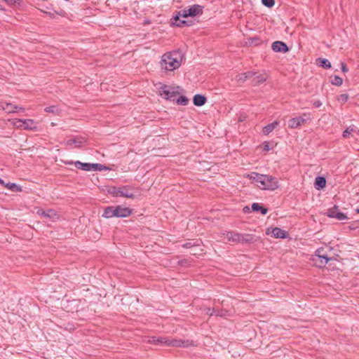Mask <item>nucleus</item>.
Listing matches in <instances>:
<instances>
[{
  "label": "nucleus",
  "mask_w": 359,
  "mask_h": 359,
  "mask_svg": "<svg viewBox=\"0 0 359 359\" xmlns=\"http://www.w3.org/2000/svg\"><path fill=\"white\" fill-rule=\"evenodd\" d=\"M249 177L252 182L261 189L275 190L278 187V180L271 175L252 172Z\"/></svg>",
  "instance_id": "nucleus-1"
},
{
  "label": "nucleus",
  "mask_w": 359,
  "mask_h": 359,
  "mask_svg": "<svg viewBox=\"0 0 359 359\" xmlns=\"http://www.w3.org/2000/svg\"><path fill=\"white\" fill-rule=\"evenodd\" d=\"M180 55L177 52L166 53L161 57L160 67L161 69L173 71L181 65Z\"/></svg>",
  "instance_id": "nucleus-2"
},
{
  "label": "nucleus",
  "mask_w": 359,
  "mask_h": 359,
  "mask_svg": "<svg viewBox=\"0 0 359 359\" xmlns=\"http://www.w3.org/2000/svg\"><path fill=\"white\" fill-rule=\"evenodd\" d=\"M224 235V239L229 242L239 243H252L255 241V238L251 234L240 233L233 231H227Z\"/></svg>",
  "instance_id": "nucleus-3"
},
{
  "label": "nucleus",
  "mask_w": 359,
  "mask_h": 359,
  "mask_svg": "<svg viewBox=\"0 0 359 359\" xmlns=\"http://www.w3.org/2000/svg\"><path fill=\"white\" fill-rule=\"evenodd\" d=\"M149 343L152 344H165L170 346L174 347H187L190 345V342L187 341L178 340V339H170L165 337H153L148 341Z\"/></svg>",
  "instance_id": "nucleus-4"
},
{
  "label": "nucleus",
  "mask_w": 359,
  "mask_h": 359,
  "mask_svg": "<svg viewBox=\"0 0 359 359\" xmlns=\"http://www.w3.org/2000/svg\"><path fill=\"white\" fill-rule=\"evenodd\" d=\"M11 124L15 128L23 130H36V123L33 119H13L11 121Z\"/></svg>",
  "instance_id": "nucleus-5"
},
{
  "label": "nucleus",
  "mask_w": 359,
  "mask_h": 359,
  "mask_svg": "<svg viewBox=\"0 0 359 359\" xmlns=\"http://www.w3.org/2000/svg\"><path fill=\"white\" fill-rule=\"evenodd\" d=\"M203 6L198 4H194L181 10L180 15H182V18L196 17L203 13Z\"/></svg>",
  "instance_id": "nucleus-6"
},
{
  "label": "nucleus",
  "mask_w": 359,
  "mask_h": 359,
  "mask_svg": "<svg viewBox=\"0 0 359 359\" xmlns=\"http://www.w3.org/2000/svg\"><path fill=\"white\" fill-rule=\"evenodd\" d=\"M160 95L166 100L174 99L179 93L175 88L162 84L159 88Z\"/></svg>",
  "instance_id": "nucleus-7"
},
{
  "label": "nucleus",
  "mask_w": 359,
  "mask_h": 359,
  "mask_svg": "<svg viewBox=\"0 0 359 359\" xmlns=\"http://www.w3.org/2000/svg\"><path fill=\"white\" fill-rule=\"evenodd\" d=\"M327 215L329 217L335 218L338 220H345L348 219L346 215L341 212L337 205L328 209L327 211Z\"/></svg>",
  "instance_id": "nucleus-8"
},
{
  "label": "nucleus",
  "mask_w": 359,
  "mask_h": 359,
  "mask_svg": "<svg viewBox=\"0 0 359 359\" xmlns=\"http://www.w3.org/2000/svg\"><path fill=\"white\" fill-rule=\"evenodd\" d=\"M305 116H306V114H304L303 116H297V117L290 118L288 121V123H287L288 128H292V129H295V128H297L299 126H302L309 120V118H304Z\"/></svg>",
  "instance_id": "nucleus-9"
},
{
  "label": "nucleus",
  "mask_w": 359,
  "mask_h": 359,
  "mask_svg": "<svg viewBox=\"0 0 359 359\" xmlns=\"http://www.w3.org/2000/svg\"><path fill=\"white\" fill-rule=\"evenodd\" d=\"M0 107L7 113H18L20 111H25L24 107L9 102L1 103Z\"/></svg>",
  "instance_id": "nucleus-10"
},
{
  "label": "nucleus",
  "mask_w": 359,
  "mask_h": 359,
  "mask_svg": "<svg viewBox=\"0 0 359 359\" xmlns=\"http://www.w3.org/2000/svg\"><path fill=\"white\" fill-rule=\"evenodd\" d=\"M316 256L319 259V263H316L319 267H323L331 259L326 253H324L323 248L318 249L316 251Z\"/></svg>",
  "instance_id": "nucleus-11"
},
{
  "label": "nucleus",
  "mask_w": 359,
  "mask_h": 359,
  "mask_svg": "<svg viewBox=\"0 0 359 359\" xmlns=\"http://www.w3.org/2000/svg\"><path fill=\"white\" fill-rule=\"evenodd\" d=\"M133 189V187L130 186L119 187V196L133 199L135 198V194L132 191Z\"/></svg>",
  "instance_id": "nucleus-12"
},
{
  "label": "nucleus",
  "mask_w": 359,
  "mask_h": 359,
  "mask_svg": "<svg viewBox=\"0 0 359 359\" xmlns=\"http://www.w3.org/2000/svg\"><path fill=\"white\" fill-rule=\"evenodd\" d=\"M271 48L276 53H287L289 50L286 43L280 41H274L271 45Z\"/></svg>",
  "instance_id": "nucleus-13"
},
{
  "label": "nucleus",
  "mask_w": 359,
  "mask_h": 359,
  "mask_svg": "<svg viewBox=\"0 0 359 359\" xmlns=\"http://www.w3.org/2000/svg\"><path fill=\"white\" fill-rule=\"evenodd\" d=\"M116 217H126L129 216L132 211L128 208H124L121 205L115 206Z\"/></svg>",
  "instance_id": "nucleus-14"
},
{
  "label": "nucleus",
  "mask_w": 359,
  "mask_h": 359,
  "mask_svg": "<svg viewBox=\"0 0 359 359\" xmlns=\"http://www.w3.org/2000/svg\"><path fill=\"white\" fill-rule=\"evenodd\" d=\"M83 140L82 138H69L65 142V144L72 148H79L82 146Z\"/></svg>",
  "instance_id": "nucleus-15"
},
{
  "label": "nucleus",
  "mask_w": 359,
  "mask_h": 359,
  "mask_svg": "<svg viewBox=\"0 0 359 359\" xmlns=\"http://www.w3.org/2000/svg\"><path fill=\"white\" fill-rule=\"evenodd\" d=\"M180 18H182V15H180V11L177 12V13L171 19V25L172 26L175 27H182L184 25H187V22L185 20H182L180 19Z\"/></svg>",
  "instance_id": "nucleus-16"
},
{
  "label": "nucleus",
  "mask_w": 359,
  "mask_h": 359,
  "mask_svg": "<svg viewBox=\"0 0 359 359\" xmlns=\"http://www.w3.org/2000/svg\"><path fill=\"white\" fill-rule=\"evenodd\" d=\"M207 98L201 94H196L194 96L193 102L195 106L201 107L205 104Z\"/></svg>",
  "instance_id": "nucleus-17"
},
{
  "label": "nucleus",
  "mask_w": 359,
  "mask_h": 359,
  "mask_svg": "<svg viewBox=\"0 0 359 359\" xmlns=\"http://www.w3.org/2000/svg\"><path fill=\"white\" fill-rule=\"evenodd\" d=\"M271 236L274 238H286V232L285 231L278 228V227H274L271 230Z\"/></svg>",
  "instance_id": "nucleus-18"
},
{
  "label": "nucleus",
  "mask_w": 359,
  "mask_h": 359,
  "mask_svg": "<svg viewBox=\"0 0 359 359\" xmlns=\"http://www.w3.org/2000/svg\"><path fill=\"white\" fill-rule=\"evenodd\" d=\"M278 121H275L273 123H271L263 128L262 132L265 135H268L271 133L278 125Z\"/></svg>",
  "instance_id": "nucleus-19"
},
{
  "label": "nucleus",
  "mask_w": 359,
  "mask_h": 359,
  "mask_svg": "<svg viewBox=\"0 0 359 359\" xmlns=\"http://www.w3.org/2000/svg\"><path fill=\"white\" fill-rule=\"evenodd\" d=\"M102 217L105 218H111L116 217L115 206H108L104 208Z\"/></svg>",
  "instance_id": "nucleus-20"
},
{
  "label": "nucleus",
  "mask_w": 359,
  "mask_h": 359,
  "mask_svg": "<svg viewBox=\"0 0 359 359\" xmlns=\"http://www.w3.org/2000/svg\"><path fill=\"white\" fill-rule=\"evenodd\" d=\"M326 185V180L323 177H317L315 179L314 186L318 190L323 189Z\"/></svg>",
  "instance_id": "nucleus-21"
},
{
  "label": "nucleus",
  "mask_w": 359,
  "mask_h": 359,
  "mask_svg": "<svg viewBox=\"0 0 359 359\" xmlns=\"http://www.w3.org/2000/svg\"><path fill=\"white\" fill-rule=\"evenodd\" d=\"M37 215L43 216L44 217L50 218L53 217L55 213L53 210H48L47 211L43 210L41 208H39L36 211Z\"/></svg>",
  "instance_id": "nucleus-22"
},
{
  "label": "nucleus",
  "mask_w": 359,
  "mask_h": 359,
  "mask_svg": "<svg viewBox=\"0 0 359 359\" xmlns=\"http://www.w3.org/2000/svg\"><path fill=\"white\" fill-rule=\"evenodd\" d=\"M4 187L8 189L9 190L14 191V192H20L22 191V187L19 185H18L15 183H5Z\"/></svg>",
  "instance_id": "nucleus-23"
},
{
  "label": "nucleus",
  "mask_w": 359,
  "mask_h": 359,
  "mask_svg": "<svg viewBox=\"0 0 359 359\" xmlns=\"http://www.w3.org/2000/svg\"><path fill=\"white\" fill-rule=\"evenodd\" d=\"M252 209L253 211H260L261 213L264 215L267 213L268 212V209L260 205L259 203H254L252 205Z\"/></svg>",
  "instance_id": "nucleus-24"
},
{
  "label": "nucleus",
  "mask_w": 359,
  "mask_h": 359,
  "mask_svg": "<svg viewBox=\"0 0 359 359\" xmlns=\"http://www.w3.org/2000/svg\"><path fill=\"white\" fill-rule=\"evenodd\" d=\"M318 64L320 67H323L325 69H330L331 68V63L330 62L325 59V58H319L318 59Z\"/></svg>",
  "instance_id": "nucleus-25"
},
{
  "label": "nucleus",
  "mask_w": 359,
  "mask_h": 359,
  "mask_svg": "<svg viewBox=\"0 0 359 359\" xmlns=\"http://www.w3.org/2000/svg\"><path fill=\"white\" fill-rule=\"evenodd\" d=\"M118 191H119V187H110L107 189L108 194L111 195L114 197H120Z\"/></svg>",
  "instance_id": "nucleus-26"
},
{
  "label": "nucleus",
  "mask_w": 359,
  "mask_h": 359,
  "mask_svg": "<svg viewBox=\"0 0 359 359\" xmlns=\"http://www.w3.org/2000/svg\"><path fill=\"white\" fill-rule=\"evenodd\" d=\"M44 111L46 112L51 113V114H55V115H59L60 113V110L58 108H57L55 106L46 107L44 109Z\"/></svg>",
  "instance_id": "nucleus-27"
},
{
  "label": "nucleus",
  "mask_w": 359,
  "mask_h": 359,
  "mask_svg": "<svg viewBox=\"0 0 359 359\" xmlns=\"http://www.w3.org/2000/svg\"><path fill=\"white\" fill-rule=\"evenodd\" d=\"M330 82L334 86H340L343 83V79L339 76H334L333 78H331Z\"/></svg>",
  "instance_id": "nucleus-28"
},
{
  "label": "nucleus",
  "mask_w": 359,
  "mask_h": 359,
  "mask_svg": "<svg viewBox=\"0 0 359 359\" xmlns=\"http://www.w3.org/2000/svg\"><path fill=\"white\" fill-rule=\"evenodd\" d=\"M189 100L187 97L181 95L177 99V103L180 105L186 106L188 104Z\"/></svg>",
  "instance_id": "nucleus-29"
},
{
  "label": "nucleus",
  "mask_w": 359,
  "mask_h": 359,
  "mask_svg": "<svg viewBox=\"0 0 359 359\" xmlns=\"http://www.w3.org/2000/svg\"><path fill=\"white\" fill-rule=\"evenodd\" d=\"M105 168V166L100 163H90V170L101 171L102 170H104Z\"/></svg>",
  "instance_id": "nucleus-30"
},
{
  "label": "nucleus",
  "mask_w": 359,
  "mask_h": 359,
  "mask_svg": "<svg viewBox=\"0 0 359 359\" xmlns=\"http://www.w3.org/2000/svg\"><path fill=\"white\" fill-rule=\"evenodd\" d=\"M266 76L264 74H259L254 79V81L256 84H259L265 81Z\"/></svg>",
  "instance_id": "nucleus-31"
},
{
  "label": "nucleus",
  "mask_w": 359,
  "mask_h": 359,
  "mask_svg": "<svg viewBox=\"0 0 359 359\" xmlns=\"http://www.w3.org/2000/svg\"><path fill=\"white\" fill-rule=\"evenodd\" d=\"M236 80L238 83L241 84L247 80L246 76L244 74V73L239 74L236 75Z\"/></svg>",
  "instance_id": "nucleus-32"
},
{
  "label": "nucleus",
  "mask_w": 359,
  "mask_h": 359,
  "mask_svg": "<svg viewBox=\"0 0 359 359\" xmlns=\"http://www.w3.org/2000/svg\"><path fill=\"white\" fill-rule=\"evenodd\" d=\"M264 6L268 8H271L275 5V0H262Z\"/></svg>",
  "instance_id": "nucleus-33"
},
{
  "label": "nucleus",
  "mask_w": 359,
  "mask_h": 359,
  "mask_svg": "<svg viewBox=\"0 0 359 359\" xmlns=\"http://www.w3.org/2000/svg\"><path fill=\"white\" fill-rule=\"evenodd\" d=\"M353 131H354V128L352 127H348L343 132L342 135L344 138H347Z\"/></svg>",
  "instance_id": "nucleus-34"
},
{
  "label": "nucleus",
  "mask_w": 359,
  "mask_h": 359,
  "mask_svg": "<svg viewBox=\"0 0 359 359\" xmlns=\"http://www.w3.org/2000/svg\"><path fill=\"white\" fill-rule=\"evenodd\" d=\"M80 169L85 171H90V163H82V164H81Z\"/></svg>",
  "instance_id": "nucleus-35"
},
{
  "label": "nucleus",
  "mask_w": 359,
  "mask_h": 359,
  "mask_svg": "<svg viewBox=\"0 0 359 359\" xmlns=\"http://www.w3.org/2000/svg\"><path fill=\"white\" fill-rule=\"evenodd\" d=\"M263 145H264L263 149L265 151H269L273 149V145H271V143L269 142H264Z\"/></svg>",
  "instance_id": "nucleus-36"
},
{
  "label": "nucleus",
  "mask_w": 359,
  "mask_h": 359,
  "mask_svg": "<svg viewBox=\"0 0 359 359\" xmlns=\"http://www.w3.org/2000/svg\"><path fill=\"white\" fill-rule=\"evenodd\" d=\"M348 100V95L347 94H341L339 96L338 100L341 101L342 102H346Z\"/></svg>",
  "instance_id": "nucleus-37"
},
{
  "label": "nucleus",
  "mask_w": 359,
  "mask_h": 359,
  "mask_svg": "<svg viewBox=\"0 0 359 359\" xmlns=\"http://www.w3.org/2000/svg\"><path fill=\"white\" fill-rule=\"evenodd\" d=\"M20 1V0H4V1H5L9 6H12L15 4H19Z\"/></svg>",
  "instance_id": "nucleus-38"
},
{
  "label": "nucleus",
  "mask_w": 359,
  "mask_h": 359,
  "mask_svg": "<svg viewBox=\"0 0 359 359\" xmlns=\"http://www.w3.org/2000/svg\"><path fill=\"white\" fill-rule=\"evenodd\" d=\"M255 72L252 71L245 72L244 74L246 76V79L253 77L255 75Z\"/></svg>",
  "instance_id": "nucleus-39"
},
{
  "label": "nucleus",
  "mask_w": 359,
  "mask_h": 359,
  "mask_svg": "<svg viewBox=\"0 0 359 359\" xmlns=\"http://www.w3.org/2000/svg\"><path fill=\"white\" fill-rule=\"evenodd\" d=\"M341 69L344 73H346L348 72V69L344 62H341Z\"/></svg>",
  "instance_id": "nucleus-40"
},
{
  "label": "nucleus",
  "mask_w": 359,
  "mask_h": 359,
  "mask_svg": "<svg viewBox=\"0 0 359 359\" xmlns=\"http://www.w3.org/2000/svg\"><path fill=\"white\" fill-rule=\"evenodd\" d=\"M313 105L315 108H318L322 105V102L320 100H316L313 102Z\"/></svg>",
  "instance_id": "nucleus-41"
},
{
  "label": "nucleus",
  "mask_w": 359,
  "mask_h": 359,
  "mask_svg": "<svg viewBox=\"0 0 359 359\" xmlns=\"http://www.w3.org/2000/svg\"><path fill=\"white\" fill-rule=\"evenodd\" d=\"M81 164H82V163H81V162H80V161H76V162L74 163L75 166H76L77 168H79V169H80Z\"/></svg>",
  "instance_id": "nucleus-42"
},
{
  "label": "nucleus",
  "mask_w": 359,
  "mask_h": 359,
  "mask_svg": "<svg viewBox=\"0 0 359 359\" xmlns=\"http://www.w3.org/2000/svg\"><path fill=\"white\" fill-rule=\"evenodd\" d=\"M249 211H250V208H249L248 207L245 206V207L243 208V212H245V213H246V212H249Z\"/></svg>",
  "instance_id": "nucleus-43"
},
{
  "label": "nucleus",
  "mask_w": 359,
  "mask_h": 359,
  "mask_svg": "<svg viewBox=\"0 0 359 359\" xmlns=\"http://www.w3.org/2000/svg\"><path fill=\"white\" fill-rule=\"evenodd\" d=\"M0 184L3 185L4 187L5 182L4 181L0 178Z\"/></svg>",
  "instance_id": "nucleus-44"
},
{
  "label": "nucleus",
  "mask_w": 359,
  "mask_h": 359,
  "mask_svg": "<svg viewBox=\"0 0 359 359\" xmlns=\"http://www.w3.org/2000/svg\"><path fill=\"white\" fill-rule=\"evenodd\" d=\"M357 213H359V208L355 210Z\"/></svg>",
  "instance_id": "nucleus-45"
},
{
  "label": "nucleus",
  "mask_w": 359,
  "mask_h": 359,
  "mask_svg": "<svg viewBox=\"0 0 359 359\" xmlns=\"http://www.w3.org/2000/svg\"><path fill=\"white\" fill-rule=\"evenodd\" d=\"M184 247L188 248L189 247V244L187 243V244L184 245Z\"/></svg>",
  "instance_id": "nucleus-46"
},
{
  "label": "nucleus",
  "mask_w": 359,
  "mask_h": 359,
  "mask_svg": "<svg viewBox=\"0 0 359 359\" xmlns=\"http://www.w3.org/2000/svg\"><path fill=\"white\" fill-rule=\"evenodd\" d=\"M216 315H217V316H223V314H222V313H217Z\"/></svg>",
  "instance_id": "nucleus-47"
},
{
  "label": "nucleus",
  "mask_w": 359,
  "mask_h": 359,
  "mask_svg": "<svg viewBox=\"0 0 359 359\" xmlns=\"http://www.w3.org/2000/svg\"><path fill=\"white\" fill-rule=\"evenodd\" d=\"M0 10H3V8H1V6H0Z\"/></svg>",
  "instance_id": "nucleus-48"
}]
</instances>
